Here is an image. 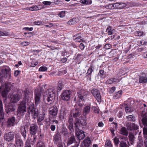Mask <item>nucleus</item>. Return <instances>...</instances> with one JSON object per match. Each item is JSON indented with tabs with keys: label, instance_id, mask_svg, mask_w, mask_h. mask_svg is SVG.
<instances>
[{
	"label": "nucleus",
	"instance_id": "obj_32",
	"mask_svg": "<svg viewBox=\"0 0 147 147\" xmlns=\"http://www.w3.org/2000/svg\"><path fill=\"white\" fill-rule=\"evenodd\" d=\"M126 118L128 121H134L136 120L135 116L133 115L127 116Z\"/></svg>",
	"mask_w": 147,
	"mask_h": 147
},
{
	"label": "nucleus",
	"instance_id": "obj_59",
	"mask_svg": "<svg viewBox=\"0 0 147 147\" xmlns=\"http://www.w3.org/2000/svg\"><path fill=\"white\" fill-rule=\"evenodd\" d=\"M42 3L45 5H51V2L49 1H44L42 2Z\"/></svg>",
	"mask_w": 147,
	"mask_h": 147
},
{
	"label": "nucleus",
	"instance_id": "obj_14",
	"mask_svg": "<svg viewBox=\"0 0 147 147\" xmlns=\"http://www.w3.org/2000/svg\"><path fill=\"white\" fill-rule=\"evenodd\" d=\"M70 112H72V115L73 116V117L74 118H76V123L77 122V119H79V121L78 123V125L79 124V123L80 122V119H79L78 118V117H80L81 115V111L80 110H79L78 109H75L73 111H71Z\"/></svg>",
	"mask_w": 147,
	"mask_h": 147
},
{
	"label": "nucleus",
	"instance_id": "obj_39",
	"mask_svg": "<svg viewBox=\"0 0 147 147\" xmlns=\"http://www.w3.org/2000/svg\"><path fill=\"white\" fill-rule=\"evenodd\" d=\"M80 2L84 5L90 4L92 3V1L90 0H81Z\"/></svg>",
	"mask_w": 147,
	"mask_h": 147
},
{
	"label": "nucleus",
	"instance_id": "obj_6",
	"mask_svg": "<svg viewBox=\"0 0 147 147\" xmlns=\"http://www.w3.org/2000/svg\"><path fill=\"white\" fill-rule=\"evenodd\" d=\"M90 94L89 92L86 90L81 89L77 92L78 97L82 100L87 99V96Z\"/></svg>",
	"mask_w": 147,
	"mask_h": 147
},
{
	"label": "nucleus",
	"instance_id": "obj_54",
	"mask_svg": "<svg viewBox=\"0 0 147 147\" xmlns=\"http://www.w3.org/2000/svg\"><path fill=\"white\" fill-rule=\"evenodd\" d=\"M119 7H120V9H122L125 7L126 6V4L124 3H119Z\"/></svg>",
	"mask_w": 147,
	"mask_h": 147
},
{
	"label": "nucleus",
	"instance_id": "obj_48",
	"mask_svg": "<svg viewBox=\"0 0 147 147\" xmlns=\"http://www.w3.org/2000/svg\"><path fill=\"white\" fill-rule=\"evenodd\" d=\"M63 86V85L61 83H60L59 84L58 86L57 87V92H59L61 90Z\"/></svg>",
	"mask_w": 147,
	"mask_h": 147
},
{
	"label": "nucleus",
	"instance_id": "obj_34",
	"mask_svg": "<svg viewBox=\"0 0 147 147\" xmlns=\"http://www.w3.org/2000/svg\"><path fill=\"white\" fill-rule=\"evenodd\" d=\"M119 80L117 78H111L108 80L107 81V83L108 84H111L113 82H119Z\"/></svg>",
	"mask_w": 147,
	"mask_h": 147
},
{
	"label": "nucleus",
	"instance_id": "obj_56",
	"mask_svg": "<svg viewBox=\"0 0 147 147\" xmlns=\"http://www.w3.org/2000/svg\"><path fill=\"white\" fill-rule=\"evenodd\" d=\"M113 7L114 9H120L119 7V3H116L113 4Z\"/></svg>",
	"mask_w": 147,
	"mask_h": 147
},
{
	"label": "nucleus",
	"instance_id": "obj_8",
	"mask_svg": "<svg viewBox=\"0 0 147 147\" xmlns=\"http://www.w3.org/2000/svg\"><path fill=\"white\" fill-rule=\"evenodd\" d=\"M14 137V133L13 132H6L3 136L4 139L8 142H12L13 140Z\"/></svg>",
	"mask_w": 147,
	"mask_h": 147
},
{
	"label": "nucleus",
	"instance_id": "obj_3",
	"mask_svg": "<svg viewBox=\"0 0 147 147\" xmlns=\"http://www.w3.org/2000/svg\"><path fill=\"white\" fill-rule=\"evenodd\" d=\"M13 83L11 82L6 83L5 85H2L0 88V92L3 97H5L8 92L10 88L13 86Z\"/></svg>",
	"mask_w": 147,
	"mask_h": 147
},
{
	"label": "nucleus",
	"instance_id": "obj_23",
	"mask_svg": "<svg viewBox=\"0 0 147 147\" xmlns=\"http://www.w3.org/2000/svg\"><path fill=\"white\" fill-rule=\"evenodd\" d=\"M15 110V107L11 104L8 105L5 109L6 112L7 113L14 111Z\"/></svg>",
	"mask_w": 147,
	"mask_h": 147
},
{
	"label": "nucleus",
	"instance_id": "obj_43",
	"mask_svg": "<svg viewBox=\"0 0 147 147\" xmlns=\"http://www.w3.org/2000/svg\"><path fill=\"white\" fill-rule=\"evenodd\" d=\"M40 9L39 7L36 5L32 6L29 8V10L32 11L37 10Z\"/></svg>",
	"mask_w": 147,
	"mask_h": 147
},
{
	"label": "nucleus",
	"instance_id": "obj_61",
	"mask_svg": "<svg viewBox=\"0 0 147 147\" xmlns=\"http://www.w3.org/2000/svg\"><path fill=\"white\" fill-rule=\"evenodd\" d=\"M36 140V137L35 135H33V138L32 141L33 144H34Z\"/></svg>",
	"mask_w": 147,
	"mask_h": 147
},
{
	"label": "nucleus",
	"instance_id": "obj_42",
	"mask_svg": "<svg viewBox=\"0 0 147 147\" xmlns=\"http://www.w3.org/2000/svg\"><path fill=\"white\" fill-rule=\"evenodd\" d=\"M76 23V19L75 18L71 19L68 22V24L69 25H73Z\"/></svg>",
	"mask_w": 147,
	"mask_h": 147
},
{
	"label": "nucleus",
	"instance_id": "obj_64",
	"mask_svg": "<svg viewBox=\"0 0 147 147\" xmlns=\"http://www.w3.org/2000/svg\"><path fill=\"white\" fill-rule=\"evenodd\" d=\"M104 71L103 70L101 69L100 70L98 74L100 75L101 77H102V76L104 75Z\"/></svg>",
	"mask_w": 147,
	"mask_h": 147
},
{
	"label": "nucleus",
	"instance_id": "obj_33",
	"mask_svg": "<svg viewBox=\"0 0 147 147\" xmlns=\"http://www.w3.org/2000/svg\"><path fill=\"white\" fill-rule=\"evenodd\" d=\"M74 37H76L74 39L75 40L78 42H80L82 40V38L80 35V34H78L76 35H74Z\"/></svg>",
	"mask_w": 147,
	"mask_h": 147
},
{
	"label": "nucleus",
	"instance_id": "obj_35",
	"mask_svg": "<svg viewBox=\"0 0 147 147\" xmlns=\"http://www.w3.org/2000/svg\"><path fill=\"white\" fill-rule=\"evenodd\" d=\"M4 114L3 112V109L2 110H0V122L3 123L4 121Z\"/></svg>",
	"mask_w": 147,
	"mask_h": 147
},
{
	"label": "nucleus",
	"instance_id": "obj_41",
	"mask_svg": "<svg viewBox=\"0 0 147 147\" xmlns=\"http://www.w3.org/2000/svg\"><path fill=\"white\" fill-rule=\"evenodd\" d=\"M143 134L144 138H147V127H144L143 128Z\"/></svg>",
	"mask_w": 147,
	"mask_h": 147
},
{
	"label": "nucleus",
	"instance_id": "obj_15",
	"mask_svg": "<svg viewBox=\"0 0 147 147\" xmlns=\"http://www.w3.org/2000/svg\"><path fill=\"white\" fill-rule=\"evenodd\" d=\"M16 123V119L14 117L9 118L6 122V125L7 127L13 126Z\"/></svg>",
	"mask_w": 147,
	"mask_h": 147
},
{
	"label": "nucleus",
	"instance_id": "obj_21",
	"mask_svg": "<svg viewBox=\"0 0 147 147\" xmlns=\"http://www.w3.org/2000/svg\"><path fill=\"white\" fill-rule=\"evenodd\" d=\"M20 132L24 138L25 139L26 136L27 131L24 125H22L20 128Z\"/></svg>",
	"mask_w": 147,
	"mask_h": 147
},
{
	"label": "nucleus",
	"instance_id": "obj_1",
	"mask_svg": "<svg viewBox=\"0 0 147 147\" xmlns=\"http://www.w3.org/2000/svg\"><path fill=\"white\" fill-rule=\"evenodd\" d=\"M55 91L53 88L47 90L44 93L43 99L45 103L43 105L42 111L45 113L47 109V105H50L53 102L55 97Z\"/></svg>",
	"mask_w": 147,
	"mask_h": 147
},
{
	"label": "nucleus",
	"instance_id": "obj_17",
	"mask_svg": "<svg viewBox=\"0 0 147 147\" xmlns=\"http://www.w3.org/2000/svg\"><path fill=\"white\" fill-rule=\"evenodd\" d=\"M127 127L128 130L131 131L137 130L139 129V126L134 123H128L127 125Z\"/></svg>",
	"mask_w": 147,
	"mask_h": 147
},
{
	"label": "nucleus",
	"instance_id": "obj_29",
	"mask_svg": "<svg viewBox=\"0 0 147 147\" xmlns=\"http://www.w3.org/2000/svg\"><path fill=\"white\" fill-rule=\"evenodd\" d=\"M61 133L65 137L68 136L69 134L67 129L65 127H63L61 130Z\"/></svg>",
	"mask_w": 147,
	"mask_h": 147
},
{
	"label": "nucleus",
	"instance_id": "obj_47",
	"mask_svg": "<svg viewBox=\"0 0 147 147\" xmlns=\"http://www.w3.org/2000/svg\"><path fill=\"white\" fill-rule=\"evenodd\" d=\"M105 7L107 9H114L113 4H110L105 6Z\"/></svg>",
	"mask_w": 147,
	"mask_h": 147
},
{
	"label": "nucleus",
	"instance_id": "obj_44",
	"mask_svg": "<svg viewBox=\"0 0 147 147\" xmlns=\"http://www.w3.org/2000/svg\"><path fill=\"white\" fill-rule=\"evenodd\" d=\"M36 147H45V146L43 142L40 141L37 143Z\"/></svg>",
	"mask_w": 147,
	"mask_h": 147
},
{
	"label": "nucleus",
	"instance_id": "obj_13",
	"mask_svg": "<svg viewBox=\"0 0 147 147\" xmlns=\"http://www.w3.org/2000/svg\"><path fill=\"white\" fill-rule=\"evenodd\" d=\"M58 110L55 106H51L49 108V112L50 115L53 118L56 117Z\"/></svg>",
	"mask_w": 147,
	"mask_h": 147
},
{
	"label": "nucleus",
	"instance_id": "obj_50",
	"mask_svg": "<svg viewBox=\"0 0 147 147\" xmlns=\"http://www.w3.org/2000/svg\"><path fill=\"white\" fill-rule=\"evenodd\" d=\"M115 145L116 146H118L119 143V140L118 138L115 137L114 139Z\"/></svg>",
	"mask_w": 147,
	"mask_h": 147
},
{
	"label": "nucleus",
	"instance_id": "obj_12",
	"mask_svg": "<svg viewBox=\"0 0 147 147\" xmlns=\"http://www.w3.org/2000/svg\"><path fill=\"white\" fill-rule=\"evenodd\" d=\"M34 100L36 105H38L40 103L41 94L40 91L38 89L35 90L34 93Z\"/></svg>",
	"mask_w": 147,
	"mask_h": 147
},
{
	"label": "nucleus",
	"instance_id": "obj_52",
	"mask_svg": "<svg viewBox=\"0 0 147 147\" xmlns=\"http://www.w3.org/2000/svg\"><path fill=\"white\" fill-rule=\"evenodd\" d=\"M30 44V42L27 41L23 42L21 43V45L23 47L28 46Z\"/></svg>",
	"mask_w": 147,
	"mask_h": 147
},
{
	"label": "nucleus",
	"instance_id": "obj_5",
	"mask_svg": "<svg viewBox=\"0 0 147 147\" xmlns=\"http://www.w3.org/2000/svg\"><path fill=\"white\" fill-rule=\"evenodd\" d=\"M77 122L75 123V134L76 137L80 140L83 139L85 137L86 135L84 131L82 130L79 131L78 125V123L79 121V119H77Z\"/></svg>",
	"mask_w": 147,
	"mask_h": 147
},
{
	"label": "nucleus",
	"instance_id": "obj_57",
	"mask_svg": "<svg viewBox=\"0 0 147 147\" xmlns=\"http://www.w3.org/2000/svg\"><path fill=\"white\" fill-rule=\"evenodd\" d=\"M111 143L110 141H107L105 142V146H106V147H111Z\"/></svg>",
	"mask_w": 147,
	"mask_h": 147
},
{
	"label": "nucleus",
	"instance_id": "obj_49",
	"mask_svg": "<svg viewBox=\"0 0 147 147\" xmlns=\"http://www.w3.org/2000/svg\"><path fill=\"white\" fill-rule=\"evenodd\" d=\"M65 11H62L58 14V16L61 18H63L65 16Z\"/></svg>",
	"mask_w": 147,
	"mask_h": 147
},
{
	"label": "nucleus",
	"instance_id": "obj_16",
	"mask_svg": "<svg viewBox=\"0 0 147 147\" xmlns=\"http://www.w3.org/2000/svg\"><path fill=\"white\" fill-rule=\"evenodd\" d=\"M38 131V126L36 124H32L30 127V133L32 135H35Z\"/></svg>",
	"mask_w": 147,
	"mask_h": 147
},
{
	"label": "nucleus",
	"instance_id": "obj_25",
	"mask_svg": "<svg viewBox=\"0 0 147 147\" xmlns=\"http://www.w3.org/2000/svg\"><path fill=\"white\" fill-rule=\"evenodd\" d=\"M119 132L121 134L125 136H127L128 135V132L126 128L124 127H123L121 128Z\"/></svg>",
	"mask_w": 147,
	"mask_h": 147
},
{
	"label": "nucleus",
	"instance_id": "obj_2",
	"mask_svg": "<svg viewBox=\"0 0 147 147\" xmlns=\"http://www.w3.org/2000/svg\"><path fill=\"white\" fill-rule=\"evenodd\" d=\"M26 101L24 100L21 101L19 105L17 110V117H22L26 112Z\"/></svg>",
	"mask_w": 147,
	"mask_h": 147
},
{
	"label": "nucleus",
	"instance_id": "obj_30",
	"mask_svg": "<svg viewBox=\"0 0 147 147\" xmlns=\"http://www.w3.org/2000/svg\"><path fill=\"white\" fill-rule=\"evenodd\" d=\"M106 31L109 35H111L115 32V30L114 29H112L111 27L109 26L106 29Z\"/></svg>",
	"mask_w": 147,
	"mask_h": 147
},
{
	"label": "nucleus",
	"instance_id": "obj_60",
	"mask_svg": "<svg viewBox=\"0 0 147 147\" xmlns=\"http://www.w3.org/2000/svg\"><path fill=\"white\" fill-rule=\"evenodd\" d=\"M111 45L110 44H107L105 45L104 48L106 49H109L111 48Z\"/></svg>",
	"mask_w": 147,
	"mask_h": 147
},
{
	"label": "nucleus",
	"instance_id": "obj_27",
	"mask_svg": "<svg viewBox=\"0 0 147 147\" xmlns=\"http://www.w3.org/2000/svg\"><path fill=\"white\" fill-rule=\"evenodd\" d=\"M139 82L142 83H145L147 82V77L146 75L141 76L139 78Z\"/></svg>",
	"mask_w": 147,
	"mask_h": 147
},
{
	"label": "nucleus",
	"instance_id": "obj_36",
	"mask_svg": "<svg viewBox=\"0 0 147 147\" xmlns=\"http://www.w3.org/2000/svg\"><path fill=\"white\" fill-rule=\"evenodd\" d=\"M45 113H44L43 115H40L37 120L38 124L42 121L44 120L45 117Z\"/></svg>",
	"mask_w": 147,
	"mask_h": 147
},
{
	"label": "nucleus",
	"instance_id": "obj_11",
	"mask_svg": "<svg viewBox=\"0 0 147 147\" xmlns=\"http://www.w3.org/2000/svg\"><path fill=\"white\" fill-rule=\"evenodd\" d=\"M91 93L98 102H101V97L99 90L96 89L94 88L92 90Z\"/></svg>",
	"mask_w": 147,
	"mask_h": 147
},
{
	"label": "nucleus",
	"instance_id": "obj_62",
	"mask_svg": "<svg viewBox=\"0 0 147 147\" xmlns=\"http://www.w3.org/2000/svg\"><path fill=\"white\" fill-rule=\"evenodd\" d=\"M2 36H10V34H9V32H2Z\"/></svg>",
	"mask_w": 147,
	"mask_h": 147
},
{
	"label": "nucleus",
	"instance_id": "obj_10",
	"mask_svg": "<svg viewBox=\"0 0 147 147\" xmlns=\"http://www.w3.org/2000/svg\"><path fill=\"white\" fill-rule=\"evenodd\" d=\"M53 141L55 144L58 145L61 143V136L59 132H56L54 135Z\"/></svg>",
	"mask_w": 147,
	"mask_h": 147
},
{
	"label": "nucleus",
	"instance_id": "obj_7",
	"mask_svg": "<svg viewBox=\"0 0 147 147\" xmlns=\"http://www.w3.org/2000/svg\"><path fill=\"white\" fill-rule=\"evenodd\" d=\"M0 78H7L8 76L9 78L10 79L11 77V74L10 69L9 68L7 69H2L0 72Z\"/></svg>",
	"mask_w": 147,
	"mask_h": 147
},
{
	"label": "nucleus",
	"instance_id": "obj_19",
	"mask_svg": "<svg viewBox=\"0 0 147 147\" xmlns=\"http://www.w3.org/2000/svg\"><path fill=\"white\" fill-rule=\"evenodd\" d=\"M91 143V141L89 138H86L84 141L83 143L82 144L81 146L83 147H89Z\"/></svg>",
	"mask_w": 147,
	"mask_h": 147
},
{
	"label": "nucleus",
	"instance_id": "obj_31",
	"mask_svg": "<svg viewBox=\"0 0 147 147\" xmlns=\"http://www.w3.org/2000/svg\"><path fill=\"white\" fill-rule=\"evenodd\" d=\"M75 141V139L74 136H71L70 139L67 143V146L70 145L72 144Z\"/></svg>",
	"mask_w": 147,
	"mask_h": 147
},
{
	"label": "nucleus",
	"instance_id": "obj_28",
	"mask_svg": "<svg viewBox=\"0 0 147 147\" xmlns=\"http://www.w3.org/2000/svg\"><path fill=\"white\" fill-rule=\"evenodd\" d=\"M129 139L131 144H133L135 140L134 134L132 133H130L128 136Z\"/></svg>",
	"mask_w": 147,
	"mask_h": 147
},
{
	"label": "nucleus",
	"instance_id": "obj_53",
	"mask_svg": "<svg viewBox=\"0 0 147 147\" xmlns=\"http://www.w3.org/2000/svg\"><path fill=\"white\" fill-rule=\"evenodd\" d=\"M68 128L71 131H74L73 123H69Z\"/></svg>",
	"mask_w": 147,
	"mask_h": 147
},
{
	"label": "nucleus",
	"instance_id": "obj_18",
	"mask_svg": "<svg viewBox=\"0 0 147 147\" xmlns=\"http://www.w3.org/2000/svg\"><path fill=\"white\" fill-rule=\"evenodd\" d=\"M10 100L12 103H16L19 100L20 98V95L19 94H13L11 95Z\"/></svg>",
	"mask_w": 147,
	"mask_h": 147
},
{
	"label": "nucleus",
	"instance_id": "obj_9",
	"mask_svg": "<svg viewBox=\"0 0 147 147\" xmlns=\"http://www.w3.org/2000/svg\"><path fill=\"white\" fill-rule=\"evenodd\" d=\"M71 93L69 90H65L61 94V97L62 99L64 101H68L71 96Z\"/></svg>",
	"mask_w": 147,
	"mask_h": 147
},
{
	"label": "nucleus",
	"instance_id": "obj_37",
	"mask_svg": "<svg viewBox=\"0 0 147 147\" xmlns=\"http://www.w3.org/2000/svg\"><path fill=\"white\" fill-rule=\"evenodd\" d=\"M122 93V91L121 90H120L119 91L116 93L114 94V97L116 99H117L120 97L121 95V94Z\"/></svg>",
	"mask_w": 147,
	"mask_h": 147
},
{
	"label": "nucleus",
	"instance_id": "obj_24",
	"mask_svg": "<svg viewBox=\"0 0 147 147\" xmlns=\"http://www.w3.org/2000/svg\"><path fill=\"white\" fill-rule=\"evenodd\" d=\"M90 110V107L88 106H86L84 108L83 114L84 116H86L89 113Z\"/></svg>",
	"mask_w": 147,
	"mask_h": 147
},
{
	"label": "nucleus",
	"instance_id": "obj_26",
	"mask_svg": "<svg viewBox=\"0 0 147 147\" xmlns=\"http://www.w3.org/2000/svg\"><path fill=\"white\" fill-rule=\"evenodd\" d=\"M16 142L18 147H23L24 144L22 140L20 138H17L16 140Z\"/></svg>",
	"mask_w": 147,
	"mask_h": 147
},
{
	"label": "nucleus",
	"instance_id": "obj_20",
	"mask_svg": "<svg viewBox=\"0 0 147 147\" xmlns=\"http://www.w3.org/2000/svg\"><path fill=\"white\" fill-rule=\"evenodd\" d=\"M141 116V120L144 127H147V114L142 113Z\"/></svg>",
	"mask_w": 147,
	"mask_h": 147
},
{
	"label": "nucleus",
	"instance_id": "obj_55",
	"mask_svg": "<svg viewBox=\"0 0 147 147\" xmlns=\"http://www.w3.org/2000/svg\"><path fill=\"white\" fill-rule=\"evenodd\" d=\"M143 32L141 31H137L135 33V35L137 36H141L143 35Z\"/></svg>",
	"mask_w": 147,
	"mask_h": 147
},
{
	"label": "nucleus",
	"instance_id": "obj_40",
	"mask_svg": "<svg viewBox=\"0 0 147 147\" xmlns=\"http://www.w3.org/2000/svg\"><path fill=\"white\" fill-rule=\"evenodd\" d=\"M119 146L120 147H129L126 142L123 141H121L120 143Z\"/></svg>",
	"mask_w": 147,
	"mask_h": 147
},
{
	"label": "nucleus",
	"instance_id": "obj_63",
	"mask_svg": "<svg viewBox=\"0 0 147 147\" xmlns=\"http://www.w3.org/2000/svg\"><path fill=\"white\" fill-rule=\"evenodd\" d=\"M143 141H142V142L141 141V142H138L137 147H142L143 145Z\"/></svg>",
	"mask_w": 147,
	"mask_h": 147
},
{
	"label": "nucleus",
	"instance_id": "obj_46",
	"mask_svg": "<svg viewBox=\"0 0 147 147\" xmlns=\"http://www.w3.org/2000/svg\"><path fill=\"white\" fill-rule=\"evenodd\" d=\"M68 119L69 123H73V118L72 117V112H70V114L69 116Z\"/></svg>",
	"mask_w": 147,
	"mask_h": 147
},
{
	"label": "nucleus",
	"instance_id": "obj_22",
	"mask_svg": "<svg viewBox=\"0 0 147 147\" xmlns=\"http://www.w3.org/2000/svg\"><path fill=\"white\" fill-rule=\"evenodd\" d=\"M67 110L64 107H62L61 109L60 110V113L59 118L61 119L64 118L65 117L66 115Z\"/></svg>",
	"mask_w": 147,
	"mask_h": 147
},
{
	"label": "nucleus",
	"instance_id": "obj_51",
	"mask_svg": "<svg viewBox=\"0 0 147 147\" xmlns=\"http://www.w3.org/2000/svg\"><path fill=\"white\" fill-rule=\"evenodd\" d=\"M93 71V67L92 66H91L88 69L87 74H88V75H91V74Z\"/></svg>",
	"mask_w": 147,
	"mask_h": 147
},
{
	"label": "nucleus",
	"instance_id": "obj_4",
	"mask_svg": "<svg viewBox=\"0 0 147 147\" xmlns=\"http://www.w3.org/2000/svg\"><path fill=\"white\" fill-rule=\"evenodd\" d=\"M28 113L30 114H31L33 118L35 119L38 116V111L35 107L34 105L31 103L28 109Z\"/></svg>",
	"mask_w": 147,
	"mask_h": 147
},
{
	"label": "nucleus",
	"instance_id": "obj_45",
	"mask_svg": "<svg viewBox=\"0 0 147 147\" xmlns=\"http://www.w3.org/2000/svg\"><path fill=\"white\" fill-rule=\"evenodd\" d=\"M47 68L45 66H42L39 69V71H47Z\"/></svg>",
	"mask_w": 147,
	"mask_h": 147
},
{
	"label": "nucleus",
	"instance_id": "obj_58",
	"mask_svg": "<svg viewBox=\"0 0 147 147\" xmlns=\"http://www.w3.org/2000/svg\"><path fill=\"white\" fill-rule=\"evenodd\" d=\"M34 23L36 25H42L43 24V22H42L39 21H36L34 22Z\"/></svg>",
	"mask_w": 147,
	"mask_h": 147
},
{
	"label": "nucleus",
	"instance_id": "obj_38",
	"mask_svg": "<svg viewBox=\"0 0 147 147\" xmlns=\"http://www.w3.org/2000/svg\"><path fill=\"white\" fill-rule=\"evenodd\" d=\"M125 110L126 113H130L133 111V110L131 108L129 107L127 105H126V106L125 107Z\"/></svg>",
	"mask_w": 147,
	"mask_h": 147
}]
</instances>
